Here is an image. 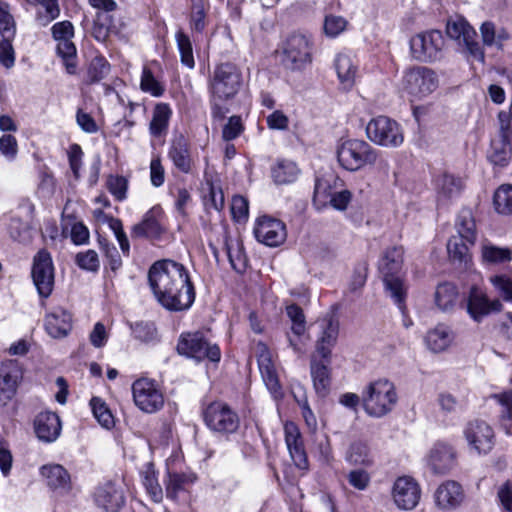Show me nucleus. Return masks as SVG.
<instances>
[{
  "label": "nucleus",
  "mask_w": 512,
  "mask_h": 512,
  "mask_svg": "<svg viewBox=\"0 0 512 512\" xmlns=\"http://www.w3.org/2000/svg\"><path fill=\"white\" fill-rule=\"evenodd\" d=\"M77 265L87 271L96 272L100 267L98 254L94 250H87L76 255Z\"/></svg>",
  "instance_id": "obj_61"
},
{
  "label": "nucleus",
  "mask_w": 512,
  "mask_h": 512,
  "mask_svg": "<svg viewBox=\"0 0 512 512\" xmlns=\"http://www.w3.org/2000/svg\"><path fill=\"white\" fill-rule=\"evenodd\" d=\"M57 53L63 59L67 72L69 74L75 73L76 63L74 58L76 57V47L73 42L70 39L58 41Z\"/></svg>",
  "instance_id": "obj_49"
},
{
  "label": "nucleus",
  "mask_w": 512,
  "mask_h": 512,
  "mask_svg": "<svg viewBox=\"0 0 512 512\" xmlns=\"http://www.w3.org/2000/svg\"><path fill=\"white\" fill-rule=\"evenodd\" d=\"M321 335L317 340V352L324 359H328L331 355V349L337 342L339 333V323L333 317L325 318L320 323Z\"/></svg>",
  "instance_id": "obj_29"
},
{
  "label": "nucleus",
  "mask_w": 512,
  "mask_h": 512,
  "mask_svg": "<svg viewBox=\"0 0 512 512\" xmlns=\"http://www.w3.org/2000/svg\"><path fill=\"white\" fill-rule=\"evenodd\" d=\"M333 194L334 192L332 191L330 182L327 179H316L313 202L318 209L325 207L329 203Z\"/></svg>",
  "instance_id": "obj_51"
},
{
  "label": "nucleus",
  "mask_w": 512,
  "mask_h": 512,
  "mask_svg": "<svg viewBox=\"0 0 512 512\" xmlns=\"http://www.w3.org/2000/svg\"><path fill=\"white\" fill-rule=\"evenodd\" d=\"M40 474L45 479L47 486L53 490H66L70 488V475L59 464L43 465L40 468Z\"/></svg>",
  "instance_id": "obj_31"
},
{
  "label": "nucleus",
  "mask_w": 512,
  "mask_h": 512,
  "mask_svg": "<svg viewBox=\"0 0 512 512\" xmlns=\"http://www.w3.org/2000/svg\"><path fill=\"white\" fill-rule=\"evenodd\" d=\"M195 481L196 475L192 472H168L164 480L166 497L178 501L181 494L187 492Z\"/></svg>",
  "instance_id": "obj_27"
},
{
  "label": "nucleus",
  "mask_w": 512,
  "mask_h": 512,
  "mask_svg": "<svg viewBox=\"0 0 512 512\" xmlns=\"http://www.w3.org/2000/svg\"><path fill=\"white\" fill-rule=\"evenodd\" d=\"M257 362L262 379L275 399L282 398L283 392L278 374L268 347L264 343L257 345Z\"/></svg>",
  "instance_id": "obj_20"
},
{
  "label": "nucleus",
  "mask_w": 512,
  "mask_h": 512,
  "mask_svg": "<svg viewBox=\"0 0 512 512\" xmlns=\"http://www.w3.org/2000/svg\"><path fill=\"white\" fill-rule=\"evenodd\" d=\"M493 398L502 407L501 421L503 429L505 430L506 434L512 435V393L506 391L503 393L494 394Z\"/></svg>",
  "instance_id": "obj_44"
},
{
  "label": "nucleus",
  "mask_w": 512,
  "mask_h": 512,
  "mask_svg": "<svg viewBox=\"0 0 512 512\" xmlns=\"http://www.w3.org/2000/svg\"><path fill=\"white\" fill-rule=\"evenodd\" d=\"M425 465L434 475H444L455 465L456 454L454 449L443 442H437L424 458Z\"/></svg>",
  "instance_id": "obj_18"
},
{
  "label": "nucleus",
  "mask_w": 512,
  "mask_h": 512,
  "mask_svg": "<svg viewBox=\"0 0 512 512\" xmlns=\"http://www.w3.org/2000/svg\"><path fill=\"white\" fill-rule=\"evenodd\" d=\"M347 21L341 16H327L324 22L325 34L329 37H336L344 31Z\"/></svg>",
  "instance_id": "obj_64"
},
{
  "label": "nucleus",
  "mask_w": 512,
  "mask_h": 512,
  "mask_svg": "<svg viewBox=\"0 0 512 512\" xmlns=\"http://www.w3.org/2000/svg\"><path fill=\"white\" fill-rule=\"evenodd\" d=\"M455 226L459 237L470 245L475 244L477 238L476 224L470 209H462L459 212Z\"/></svg>",
  "instance_id": "obj_39"
},
{
  "label": "nucleus",
  "mask_w": 512,
  "mask_h": 512,
  "mask_svg": "<svg viewBox=\"0 0 512 512\" xmlns=\"http://www.w3.org/2000/svg\"><path fill=\"white\" fill-rule=\"evenodd\" d=\"M149 285L159 304L168 311L188 310L195 301V287L188 269L171 259L156 261L148 272Z\"/></svg>",
  "instance_id": "obj_1"
},
{
  "label": "nucleus",
  "mask_w": 512,
  "mask_h": 512,
  "mask_svg": "<svg viewBox=\"0 0 512 512\" xmlns=\"http://www.w3.org/2000/svg\"><path fill=\"white\" fill-rule=\"evenodd\" d=\"M140 88L143 92L149 93L154 97L163 95L164 86L154 77L152 71L144 66L141 75Z\"/></svg>",
  "instance_id": "obj_50"
},
{
  "label": "nucleus",
  "mask_w": 512,
  "mask_h": 512,
  "mask_svg": "<svg viewBox=\"0 0 512 512\" xmlns=\"http://www.w3.org/2000/svg\"><path fill=\"white\" fill-rule=\"evenodd\" d=\"M458 296V289L454 284L449 282L441 283L436 287L434 303L441 312L451 313L457 305Z\"/></svg>",
  "instance_id": "obj_32"
},
{
  "label": "nucleus",
  "mask_w": 512,
  "mask_h": 512,
  "mask_svg": "<svg viewBox=\"0 0 512 512\" xmlns=\"http://www.w3.org/2000/svg\"><path fill=\"white\" fill-rule=\"evenodd\" d=\"M314 41L310 34L292 33L282 47V65L292 72H303L313 62Z\"/></svg>",
  "instance_id": "obj_5"
},
{
  "label": "nucleus",
  "mask_w": 512,
  "mask_h": 512,
  "mask_svg": "<svg viewBox=\"0 0 512 512\" xmlns=\"http://www.w3.org/2000/svg\"><path fill=\"white\" fill-rule=\"evenodd\" d=\"M334 67L341 85L345 89H350L355 83L358 70L354 56L346 51L338 53L334 60Z\"/></svg>",
  "instance_id": "obj_30"
},
{
  "label": "nucleus",
  "mask_w": 512,
  "mask_h": 512,
  "mask_svg": "<svg viewBox=\"0 0 512 512\" xmlns=\"http://www.w3.org/2000/svg\"><path fill=\"white\" fill-rule=\"evenodd\" d=\"M345 460L351 465L364 467H369L374 462L369 445L362 440H356L349 445L345 453Z\"/></svg>",
  "instance_id": "obj_35"
},
{
  "label": "nucleus",
  "mask_w": 512,
  "mask_h": 512,
  "mask_svg": "<svg viewBox=\"0 0 512 512\" xmlns=\"http://www.w3.org/2000/svg\"><path fill=\"white\" fill-rule=\"evenodd\" d=\"M489 280L504 301H512V280L509 277L493 275Z\"/></svg>",
  "instance_id": "obj_60"
},
{
  "label": "nucleus",
  "mask_w": 512,
  "mask_h": 512,
  "mask_svg": "<svg viewBox=\"0 0 512 512\" xmlns=\"http://www.w3.org/2000/svg\"><path fill=\"white\" fill-rule=\"evenodd\" d=\"M511 143L512 139H499L492 140L491 151L489 154L490 161L499 166H505L511 156Z\"/></svg>",
  "instance_id": "obj_42"
},
{
  "label": "nucleus",
  "mask_w": 512,
  "mask_h": 512,
  "mask_svg": "<svg viewBox=\"0 0 512 512\" xmlns=\"http://www.w3.org/2000/svg\"><path fill=\"white\" fill-rule=\"evenodd\" d=\"M444 45V36L439 30L418 33L410 39L411 56L424 63L439 61L443 58Z\"/></svg>",
  "instance_id": "obj_8"
},
{
  "label": "nucleus",
  "mask_w": 512,
  "mask_h": 512,
  "mask_svg": "<svg viewBox=\"0 0 512 512\" xmlns=\"http://www.w3.org/2000/svg\"><path fill=\"white\" fill-rule=\"evenodd\" d=\"M177 351L180 355L200 362L209 359L212 362H219L221 352L216 344H210L202 332L182 333L178 340Z\"/></svg>",
  "instance_id": "obj_9"
},
{
  "label": "nucleus",
  "mask_w": 512,
  "mask_h": 512,
  "mask_svg": "<svg viewBox=\"0 0 512 512\" xmlns=\"http://www.w3.org/2000/svg\"><path fill=\"white\" fill-rule=\"evenodd\" d=\"M437 74L424 66L414 67L404 75V88L409 95L417 99L424 98L438 87Z\"/></svg>",
  "instance_id": "obj_12"
},
{
  "label": "nucleus",
  "mask_w": 512,
  "mask_h": 512,
  "mask_svg": "<svg viewBox=\"0 0 512 512\" xmlns=\"http://www.w3.org/2000/svg\"><path fill=\"white\" fill-rule=\"evenodd\" d=\"M109 228L113 231L115 238L117 239L120 249L125 256H129L130 253V243L127 238L126 233L123 230V225L120 219L114 218L113 216L108 219Z\"/></svg>",
  "instance_id": "obj_58"
},
{
  "label": "nucleus",
  "mask_w": 512,
  "mask_h": 512,
  "mask_svg": "<svg viewBox=\"0 0 512 512\" xmlns=\"http://www.w3.org/2000/svg\"><path fill=\"white\" fill-rule=\"evenodd\" d=\"M300 173L297 164L290 160H278L271 169V175L276 184H290L294 182Z\"/></svg>",
  "instance_id": "obj_38"
},
{
  "label": "nucleus",
  "mask_w": 512,
  "mask_h": 512,
  "mask_svg": "<svg viewBox=\"0 0 512 512\" xmlns=\"http://www.w3.org/2000/svg\"><path fill=\"white\" fill-rule=\"evenodd\" d=\"M455 339L453 329L444 323L437 324L430 329L425 336V343L429 350L440 353L447 350Z\"/></svg>",
  "instance_id": "obj_28"
},
{
  "label": "nucleus",
  "mask_w": 512,
  "mask_h": 512,
  "mask_svg": "<svg viewBox=\"0 0 512 512\" xmlns=\"http://www.w3.org/2000/svg\"><path fill=\"white\" fill-rule=\"evenodd\" d=\"M72 329V315L62 308L55 307L45 317V330L53 338H63Z\"/></svg>",
  "instance_id": "obj_24"
},
{
  "label": "nucleus",
  "mask_w": 512,
  "mask_h": 512,
  "mask_svg": "<svg viewBox=\"0 0 512 512\" xmlns=\"http://www.w3.org/2000/svg\"><path fill=\"white\" fill-rule=\"evenodd\" d=\"M60 14L57 0H44L37 12V21L40 25L46 26L55 20Z\"/></svg>",
  "instance_id": "obj_55"
},
{
  "label": "nucleus",
  "mask_w": 512,
  "mask_h": 512,
  "mask_svg": "<svg viewBox=\"0 0 512 512\" xmlns=\"http://www.w3.org/2000/svg\"><path fill=\"white\" fill-rule=\"evenodd\" d=\"M286 314L291 321V332L294 335H302L306 333V320L301 307L291 304L286 307Z\"/></svg>",
  "instance_id": "obj_54"
},
{
  "label": "nucleus",
  "mask_w": 512,
  "mask_h": 512,
  "mask_svg": "<svg viewBox=\"0 0 512 512\" xmlns=\"http://www.w3.org/2000/svg\"><path fill=\"white\" fill-rule=\"evenodd\" d=\"M22 376L17 361L7 360L0 364V406L7 405L14 398Z\"/></svg>",
  "instance_id": "obj_19"
},
{
  "label": "nucleus",
  "mask_w": 512,
  "mask_h": 512,
  "mask_svg": "<svg viewBox=\"0 0 512 512\" xmlns=\"http://www.w3.org/2000/svg\"><path fill=\"white\" fill-rule=\"evenodd\" d=\"M94 501L105 512H118L125 504L124 490L119 483L106 482L96 489Z\"/></svg>",
  "instance_id": "obj_22"
},
{
  "label": "nucleus",
  "mask_w": 512,
  "mask_h": 512,
  "mask_svg": "<svg viewBox=\"0 0 512 512\" xmlns=\"http://www.w3.org/2000/svg\"><path fill=\"white\" fill-rule=\"evenodd\" d=\"M493 204L499 214H512V185L503 184L494 193Z\"/></svg>",
  "instance_id": "obj_43"
},
{
  "label": "nucleus",
  "mask_w": 512,
  "mask_h": 512,
  "mask_svg": "<svg viewBox=\"0 0 512 512\" xmlns=\"http://www.w3.org/2000/svg\"><path fill=\"white\" fill-rule=\"evenodd\" d=\"M503 305L499 299H489L487 294L477 286H472L469 290L466 311L469 317L477 323L489 316L491 313L500 312Z\"/></svg>",
  "instance_id": "obj_16"
},
{
  "label": "nucleus",
  "mask_w": 512,
  "mask_h": 512,
  "mask_svg": "<svg viewBox=\"0 0 512 512\" xmlns=\"http://www.w3.org/2000/svg\"><path fill=\"white\" fill-rule=\"evenodd\" d=\"M37 437L44 442H54L60 435L61 422L54 412H41L34 421Z\"/></svg>",
  "instance_id": "obj_26"
},
{
  "label": "nucleus",
  "mask_w": 512,
  "mask_h": 512,
  "mask_svg": "<svg viewBox=\"0 0 512 512\" xmlns=\"http://www.w3.org/2000/svg\"><path fill=\"white\" fill-rule=\"evenodd\" d=\"M142 485L144 486L147 494L155 503H160L163 500V490L158 481V474L154 468L153 463H146L140 471Z\"/></svg>",
  "instance_id": "obj_36"
},
{
  "label": "nucleus",
  "mask_w": 512,
  "mask_h": 512,
  "mask_svg": "<svg viewBox=\"0 0 512 512\" xmlns=\"http://www.w3.org/2000/svg\"><path fill=\"white\" fill-rule=\"evenodd\" d=\"M168 157L180 172L185 174L191 172L193 160L188 140L183 135H177L172 139L168 150Z\"/></svg>",
  "instance_id": "obj_25"
},
{
  "label": "nucleus",
  "mask_w": 512,
  "mask_h": 512,
  "mask_svg": "<svg viewBox=\"0 0 512 512\" xmlns=\"http://www.w3.org/2000/svg\"><path fill=\"white\" fill-rule=\"evenodd\" d=\"M31 275L39 296L49 297L54 288V265L46 249H41L34 256Z\"/></svg>",
  "instance_id": "obj_14"
},
{
  "label": "nucleus",
  "mask_w": 512,
  "mask_h": 512,
  "mask_svg": "<svg viewBox=\"0 0 512 512\" xmlns=\"http://www.w3.org/2000/svg\"><path fill=\"white\" fill-rule=\"evenodd\" d=\"M203 419L207 427L216 433H235L240 425L238 414L225 402L214 401L203 411Z\"/></svg>",
  "instance_id": "obj_10"
},
{
  "label": "nucleus",
  "mask_w": 512,
  "mask_h": 512,
  "mask_svg": "<svg viewBox=\"0 0 512 512\" xmlns=\"http://www.w3.org/2000/svg\"><path fill=\"white\" fill-rule=\"evenodd\" d=\"M434 498L440 509L449 511L460 506L464 499V492L458 482L447 480L436 489Z\"/></svg>",
  "instance_id": "obj_23"
},
{
  "label": "nucleus",
  "mask_w": 512,
  "mask_h": 512,
  "mask_svg": "<svg viewBox=\"0 0 512 512\" xmlns=\"http://www.w3.org/2000/svg\"><path fill=\"white\" fill-rule=\"evenodd\" d=\"M421 490L418 483L409 476L396 479L392 488L395 505L401 510L414 509L420 500Z\"/></svg>",
  "instance_id": "obj_17"
},
{
  "label": "nucleus",
  "mask_w": 512,
  "mask_h": 512,
  "mask_svg": "<svg viewBox=\"0 0 512 512\" xmlns=\"http://www.w3.org/2000/svg\"><path fill=\"white\" fill-rule=\"evenodd\" d=\"M175 38L180 53L181 63L189 69H193L195 66V61L190 38L183 31H178L175 35Z\"/></svg>",
  "instance_id": "obj_45"
},
{
  "label": "nucleus",
  "mask_w": 512,
  "mask_h": 512,
  "mask_svg": "<svg viewBox=\"0 0 512 512\" xmlns=\"http://www.w3.org/2000/svg\"><path fill=\"white\" fill-rule=\"evenodd\" d=\"M135 405L145 413H155L164 405V396L154 380L141 378L132 385Z\"/></svg>",
  "instance_id": "obj_13"
},
{
  "label": "nucleus",
  "mask_w": 512,
  "mask_h": 512,
  "mask_svg": "<svg viewBox=\"0 0 512 512\" xmlns=\"http://www.w3.org/2000/svg\"><path fill=\"white\" fill-rule=\"evenodd\" d=\"M446 33L458 43L461 53L469 62H484L485 55L480 43L476 40L477 33L463 17L449 19Z\"/></svg>",
  "instance_id": "obj_6"
},
{
  "label": "nucleus",
  "mask_w": 512,
  "mask_h": 512,
  "mask_svg": "<svg viewBox=\"0 0 512 512\" xmlns=\"http://www.w3.org/2000/svg\"><path fill=\"white\" fill-rule=\"evenodd\" d=\"M110 72V64L103 57L92 59L88 69V81L96 83L104 79Z\"/></svg>",
  "instance_id": "obj_56"
},
{
  "label": "nucleus",
  "mask_w": 512,
  "mask_h": 512,
  "mask_svg": "<svg viewBox=\"0 0 512 512\" xmlns=\"http://www.w3.org/2000/svg\"><path fill=\"white\" fill-rule=\"evenodd\" d=\"M365 412L372 417L380 418L390 413L398 401L394 384L381 378L370 382L361 394Z\"/></svg>",
  "instance_id": "obj_4"
},
{
  "label": "nucleus",
  "mask_w": 512,
  "mask_h": 512,
  "mask_svg": "<svg viewBox=\"0 0 512 512\" xmlns=\"http://www.w3.org/2000/svg\"><path fill=\"white\" fill-rule=\"evenodd\" d=\"M482 257L489 263H504L511 260L512 251L508 248L486 244L482 247Z\"/></svg>",
  "instance_id": "obj_53"
},
{
  "label": "nucleus",
  "mask_w": 512,
  "mask_h": 512,
  "mask_svg": "<svg viewBox=\"0 0 512 512\" xmlns=\"http://www.w3.org/2000/svg\"><path fill=\"white\" fill-rule=\"evenodd\" d=\"M468 243L459 236H453L447 243V251L452 261L467 262L469 258Z\"/></svg>",
  "instance_id": "obj_48"
},
{
  "label": "nucleus",
  "mask_w": 512,
  "mask_h": 512,
  "mask_svg": "<svg viewBox=\"0 0 512 512\" xmlns=\"http://www.w3.org/2000/svg\"><path fill=\"white\" fill-rule=\"evenodd\" d=\"M99 244L107 260L109 268L113 272L118 271L122 267V259L116 246L106 239H100Z\"/></svg>",
  "instance_id": "obj_57"
},
{
  "label": "nucleus",
  "mask_w": 512,
  "mask_h": 512,
  "mask_svg": "<svg viewBox=\"0 0 512 512\" xmlns=\"http://www.w3.org/2000/svg\"><path fill=\"white\" fill-rule=\"evenodd\" d=\"M366 134L370 141L383 147H398L404 141L400 125L387 116L371 119L366 126Z\"/></svg>",
  "instance_id": "obj_11"
},
{
  "label": "nucleus",
  "mask_w": 512,
  "mask_h": 512,
  "mask_svg": "<svg viewBox=\"0 0 512 512\" xmlns=\"http://www.w3.org/2000/svg\"><path fill=\"white\" fill-rule=\"evenodd\" d=\"M107 189L118 201L126 199L128 180L123 176L110 175L107 179Z\"/></svg>",
  "instance_id": "obj_59"
},
{
  "label": "nucleus",
  "mask_w": 512,
  "mask_h": 512,
  "mask_svg": "<svg viewBox=\"0 0 512 512\" xmlns=\"http://www.w3.org/2000/svg\"><path fill=\"white\" fill-rule=\"evenodd\" d=\"M158 212V208L153 207L150 209L143 217V220L134 225L132 228V236L133 237H150L156 238L159 237L162 228L160 223L156 218V213Z\"/></svg>",
  "instance_id": "obj_37"
},
{
  "label": "nucleus",
  "mask_w": 512,
  "mask_h": 512,
  "mask_svg": "<svg viewBox=\"0 0 512 512\" xmlns=\"http://www.w3.org/2000/svg\"><path fill=\"white\" fill-rule=\"evenodd\" d=\"M231 213L236 221H245L249 213L248 200L241 195L234 196L231 202Z\"/></svg>",
  "instance_id": "obj_63"
},
{
  "label": "nucleus",
  "mask_w": 512,
  "mask_h": 512,
  "mask_svg": "<svg viewBox=\"0 0 512 512\" xmlns=\"http://www.w3.org/2000/svg\"><path fill=\"white\" fill-rule=\"evenodd\" d=\"M172 109L167 103H158L154 107L149 132L153 137H163L168 132Z\"/></svg>",
  "instance_id": "obj_33"
},
{
  "label": "nucleus",
  "mask_w": 512,
  "mask_h": 512,
  "mask_svg": "<svg viewBox=\"0 0 512 512\" xmlns=\"http://www.w3.org/2000/svg\"><path fill=\"white\" fill-rule=\"evenodd\" d=\"M403 255L404 251L401 246L388 248L379 265L385 290L402 313L406 309L407 295V288L402 276Z\"/></svg>",
  "instance_id": "obj_2"
},
{
  "label": "nucleus",
  "mask_w": 512,
  "mask_h": 512,
  "mask_svg": "<svg viewBox=\"0 0 512 512\" xmlns=\"http://www.w3.org/2000/svg\"><path fill=\"white\" fill-rule=\"evenodd\" d=\"M310 370L315 391L320 396H325L328 393L331 384L328 366L323 362L312 360Z\"/></svg>",
  "instance_id": "obj_40"
},
{
  "label": "nucleus",
  "mask_w": 512,
  "mask_h": 512,
  "mask_svg": "<svg viewBox=\"0 0 512 512\" xmlns=\"http://www.w3.org/2000/svg\"><path fill=\"white\" fill-rule=\"evenodd\" d=\"M339 165L347 171L356 172L377 162L386 166L380 152L362 139H348L340 143L336 150Z\"/></svg>",
  "instance_id": "obj_3"
},
{
  "label": "nucleus",
  "mask_w": 512,
  "mask_h": 512,
  "mask_svg": "<svg viewBox=\"0 0 512 512\" xmlns=\"http://www.w3.org/2000/svg\"><path fill=\"white\" fill-rule=\"evenodd\" d=\"M242 85V74L233 63H221L214 68L209 81V91L215 99L233 98Z\"/></svg>",
  "instance_id": "obj_7"
},
{
  "label": "nucleus",
  "mask_w": 512,
  "mask_h": 512,
  "mask_svg": "<svg viewBox=\"0 0 512 512\" xmlns=\"http://www.w3.org/2000/svg\"><path fill=\"white\" fill-rule=\"evenodd\" d=\"M463 434L470 451L477 454H487L494 446L493 429L483 420L468 422L464 428Z\"/></svg>",
  "instance_id": "obj_15"
},
{
  "label": "nucleus",
  "mask_w": 512,
  "mask_h": 512,
  "mask_svg": "<svg viewBox=\"0 0 512 512\" xmlns=\"http://www.w3.org/2000/svg\"><path fill=\"white\" fill-rule=\"evenodd\" d=\"M16 34V25L10 12V7L5 2H0V36L14 38Z\"/></svg>",
  "instance_id": "obj_52"
},
{
  "label": "nucleus",
  "mask_w": 512,
  "mask_h": 512,
  "mask_svg": "<svg viewBox=\"0 0 512 512\" xmlns=\"http://www.w3.org/2000/svg\"><path fill=\"white\" fill-rule=\"evenodd\" d=\"M90 406L94 417L99 424L109 429L114 425V417L106 403L99 397H93L90 400Z\"/></svg>",
  "instance_id": "obj_46"
},
{
  "label": "nucleus",
  "mask_w": 512,
  "mask_h": 512,
  "mask_svg": "<svg viewBox=\"0 0 512 512\" xmlns=\"http://www.w3.org/2000/svg\"><path fill=\"white\" fill-rule=\"evenodd\" d=\"M113 27V18L109 12H96L93 35L98 41H105Z\"/></svg>",
  "instance_id": "obj_47"
},
{
  "label": "nucleus",
  "mask_w": 512,
  "mask_h": 512,
  "mask_svg": "<svg viewBox=\"0 0 512 512\" xmlns=\"http://www.w3.org/2000/svg\"><path fill=\"white\" fill-rule=\"evenodd\" d=\"M370 475L366 470L353 469L347 474V481L353 488L363 491L370 484Z\"/></svg>",
  "instance_id": "obj_62"
},
{
  "label": "nucleus",
  "mask_w": 512,
  "mask_h": 512,
  "mask_svg": "<svg viewBox=\"0 0 512 512\" xmlns=\"http://www.w3.org/2000/svg\"><path fill=\"white\" fill-rule=\"evenodd\" d=\"M210 9L208 0H194L191 7L190 27L193 31L202 33L206 27V16Z\"/></svg>",
  "instance_id": "obj_41"
},
{
  "label": "nucleus",
  "mask_w": 512,
  "mask_h": 512,
  "mask_svg": "<svg viewBox=\"0 0 512 512\" xmlns=\"http://www.w3.org/2000/svg\"><path fill=\"white\" fill-rule=\"evenodd\" d=\"M254 235L259 242L270 247L282 244L287 236L286 227L282 221L266 216L257 220Z\"/></svg>",
  "instance_id": "obj_21"
},
{
  "label": "nucleus",
  "mask_w": 512,
  "mask_h": 512,
  "mask_svg": "<svg viewBox=\"0 0 512 512\" xmlns=\"http://www.w3.org/2000/svg\"><path fill=\"white\" fill-rule=\"evenodd\" d=\"M436 190L438 201L446 203L459 196L462 190V181L458 177L444 173L436 179Z\"/></svg>",
  "instance_id": "obj_34"
}]
</instances>
